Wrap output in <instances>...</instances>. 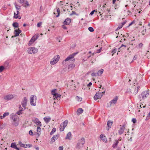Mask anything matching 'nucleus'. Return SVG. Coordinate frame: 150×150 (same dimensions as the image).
Masks as SVG:
<instances>
[{
    "label": "nucleus",
    "instance_id": "de8ad7c7",
    "mask_svg": "<svg viewBox=\"0 0 150 150\" xmlns=\"http://www.w3.org/2000/svg\"><path fill=\"white\" fill-rule=\"evenodd\" d=\"M97 74L93 72L91 74V75L93 76H97Z\"/></svg>",
    "mask_w": 150,
    "mask_h": 150
},
{
    "label": "nucleus",
    "instance_id": "e2e57ef3",
    "mask_svg": "<svg viewBox=\"0 0 150 150\" xmlns=\"http://www.w3.org/2000/svg\"><path fill=\"white\" fill-rule=\"evenodd\" d=\"M149 118H150V112L149 113L146 117V118L149 119Z\"/></svg>",
    "mask_w": 150,
    "mask_h": 150
},
{
    "label": "nucleus",
    "instance_id": "473e14b6",
    "mask_svg": "<svg viewBox=\"0 0 150 150\" xmlns=\"http://www.w3.org/2000/svg\"><path fill=\"white\" fill-rule=\"evenodd\" d=\"M118 143V140H115V143L113 144L112 147L113 148L117 147V146Z\"/></svg>",
    "mask_w": 150,
    "mask_h": 150
},
{
    "label": "nucleus",
    "instance_id": "603ef678",
    "mask_svg": "<svg viewBox=\"0 0 150 150\" xmlns=\"http://www.w3.org/2000/svg\"><path fill=\"white\" fill-rule=\"evenodd\" d=\"M102 49V47H100V48L98 50H97V51H96V52H97L96 53H98L100 52H101Z\"/></svg>",
    "mask_w": 150,
    "mask_h": 150
},
{
    "label": "nucleus",
    "instance_id": "5701e85b",
    "mask_svg": "<svg viewBox=\"0 0 150 150\" xmlns=\"http://www.w3.org/2000/svg\"><path fill=\"white\" fill-rule=\"evenodd\" d=\"M11 146V147L16 149L17 150H19V149L17 147V145L15 143H12Z\"/></svg>",
    "mask_w": 150,
    "mask_h": 150
},
{
    "label": "nucleus",
    "instance_id": "09e8293b",
    "mask_svg": "<svg viewBox=\"0 0 150 150\" xmlns=\"http://www.w3.org/2000/svg\"><path fill=\"white\" fill-rule=\"evenodd\" d=\"M19 110H20L21 111H23V108L21 107V105H19Z\"/></svg>",
    "mask_w": 150,
    "mask_h": 150
},
{
    "label": "nucleus",
    "instance_id": "680f3d73",
    "mask_svg": "<svg viewBox=\"0 0 150 150\" xmlns=\"http://www.w3.org/2000/svg\"><path fill=\"white\" fill-rule=\"evenodd\" d=\"M63 147L62 146H59V150H63Z\"/></svg>",
    "mask_w": 150,
    "mask_h": 150
},
{
    "label": "nucleus",
    "instance_id": "4be33fe9",
    "mask_svg": "<svg viewBox=\"0 0 150 150\" xmlns=\"http://www.w3.org/2000/svg\"><path fill=\"white\" fill-rule=\"evenodd\" d=\"M59 136L58 135H54L52 137L51 139V141L52 142V143H52L54 142L55 140H56L58 137Z\"/></svg>",
    "mask_w": 150,
    "mask_h": 150
},
{
    "label": "nucleus",
    "instance_id": "f3484780",
    "mask_svg": "<svg viewBox=\"0 0 150 150\" xmlns=\"http://www.w3.org/2000/svg\"><path fill=\"white\" fill-rule=\"evenodd\" d=\"M100 137L103 142L105 143H106L107 142V140L106 137L104 134H102L100 136Z\"/></svg>",
    "mask_w": 150,
    "mask_h": 150
},
{
    "label": "nucleus",
    "instance_id": "5fc2aeb1",
    "mask_svg": "<svg viewBox=\"0 0 150 150\" xmlns=\"http://www.w3.org/2000/svg\"><path fill=\"white\" fill-rule=\"evenodd\" d=\"M132 121L134 123L136 122V120L135 118H133L132 119Z\"/></svg>",
    "mask_w": 150,
    "mask_h": 150
},
{
    "label": "nucleus",
    "instance_id": "4c0bfd02",
    "mask_svg": "<svg viewBox=\"0 0 150 150\" xmlns=\"http://www.w3.org/2000/svg\"><path fill=\"white\" fill-rule=\"evenodd\" d=\"M4 69V67L3 66H0V72H2Z\"/></svg>",
    "mask_w": 150,
    "mask_h": 150
},
{
    "label": "nucleus",
    "instance_id": "aec40b11",
    "mask_svg": "<svg viewBox=\"0 0 150 150\" xmlns=\"http://www.w3.org/2000/svg\"><path fill=\"white\" fill-rule=\"evenodd\" d=\"M72 138V135L70 132H69L67 135L65 139H67L71 140Z\"/></svg>",
    "mask_w": 150,
    "mask_h": 150
},
{
    "label": "nucleus",
    "instance_id": "423d86ee",
    "mask_svg": "<svg viewBox=\"0 0 150 150\" xmlns=\"http://www.w3.org/2000/svg\"><path fill=\"white\" fill-rule=\"evenodd\" d=\"M38 34H35L31 38L28 43V45L30 46L38 38Z\"/></svg>",
    "mask_w": 150,
    "mask_h": 150
},
{
    "label": "nucleus",
    "instance_id": "c03bdc74",
    "mask_svg": "<svg viewBox=\"0 0 150 150\" xmlns=\"http://www.w3.org/2000/svg\"><path fill=\"white\" fill-rule=\"evenodd\" d=\"M57 11L58 13V15L56 16V17H58L59 16L60 14V11L59 9V8H57Z\"/></svg>",
    "mask_w": 150,
    "mask_h": 150
},
{
    "label": "nucleus",
    "instance_id": "052dcab7",
    "mask_svg": "<svg viewBox=\"0 0 150 150\" xmlns=\"http://www.w3.org/2000/svg\"><path fill=\"white\" fill-rule=\"evenodd\" d=\"M122 27V25H120L118 26L117 28V29L116 30L119 29L121 28Z\"/></svg>",
    "mask_w": 150,
    "mask_h": 150
},
{
    "label": "nucleus",
    "instance_id": "b1692460",
    "mask_svg": "<svg viewBox=\"0 0 150 150\" xmlns=\"http://www.w3.org/2000/svg\"><path fill=\"white\" fill-rule=\"evenodd\" d=\"M140 31L141 33H142V35H144L146 32V29L144 28V27H143L140 28Z\"/></svg>",
    "mask_w": 150,
    "mask_h": 150
},
{
    "label": "nucleus",
    "instance_id": "69168bd1",
    "mask_svg": "<svg viewBox=\"0 0 150 150\" xmlns=\"http://www.w3.org/2000/svg\"><path fill=\"white\" fill-rule=\"evenodd\" d=\"M28 147V144H24V146H23V147L27 148Z\"/></svg>",
    "mask_w": 150,
    "mask_h": 150
},
{
    "label": "nucleus",
    "instance_id": "f257e3e1",
    "mask_svg": "<svg viewBox=\"0 0 150 150\" xmlns=\"http://www.w3.org/2000/svg\"><path fill=\"white\" fill-rule=\"evenodd\" d=\"M10 118L13 125L15 126L18 124L19 118L15 114H12L10 115Z\"/></svg>",
    "mask_w": 150,
    "mask_h": 150
},
{
    "label": "nucleus",
    "instance_id": "79ce46f5",
    "mask_svg": "<svg viewBox=\"0 0 150 150\" xmlns=\"http://www.w3.org/2000/svg\"><path fill=\"white\" fill-rule=\"evenodd\" d=\"M76 98H77V100L79 101H81L82 100V98L81 97H79L78 96H77Z\"/></svg>",
    "mask_w": 150,
    "mask_h": 150
},
{
    "label": "nucleus",
    "instance_id": "f8f14e48",
    "mask_svg": "<svg viewBox=\"0 0 150 150\" xmlns=\"http://www.w3.org/2000/svg\"><path fill=\"white\" fill-rule=\"evenodd\" d=\"M33 121L37 125L41 126H42L41 122L37 118L34 117L32 119Z\"/></svg>",
    "mask_w": 150,
    "mask_h": 150
},
{
    "label": "nucleus",
    "instance_id": "6e6d98bb",
    "mask_svg": "<svg viewBox=\"0 0 150 150\" xmlns=\"http://www.w3.org/2000/svg\"><path fill=\"white\" fill-rule=\"evenodd\" d=\"M22 111H21L20 110H19V111H18L16 112V113L18 115H20V114H22Z\"/></svg>",
    "mask_w": 150,
    "mask_h": 150
},
{
    "label": "nucleus",
    "instance_id": "0e129e2a",
    "mask_svg": "<svg viewBox=\"0 0 150 150\" xmlns=\"http://www.w3.org/2000/svg\"><path fill=\"white\" fill-rule=\"evenodd\" d=\"M137 58V56L136 55L135 56H134L133 58V61H134V60H135Z\"/></svg>",
    "mask_w": 150,
    "mask_h": 150
},
{
    "label": "nucleus",
    "instance_id": "e433bc0d",
    "mask_svg": "<svg viewBox=\"0 0 150 150\" xmlns=\"http://www.w3.org/2000/svg\"><path fill=\"white\" fill-rule=\"evenodd\" d=\"M88 30L90 31L91 32H93L94 31L93 28L91 27H89L88 28Z\"/></svg>",
    "mask_w": 150,
    "mask_h": 150
},
{
    "label": "nucleus",
    "instance_id": "412c9836",
    "mask_svg": "<svg viewBox=\"0 0 150 150\" xmlns=\"http://www.w3.org/2000/svg\"><path fill=\"white\" fill-rule=\"evenodd\" d=\"M139 86L137 87L136 88L135 86H134L132 88V89L134 90V92H133V93L134 94H136L138 92V90H139Z\"/></svg>",
    "mask_w": 150,
    "mask_h": 150
},
{
    "label": "nucleus",
    "instance_id": "f03ea898",
    "mask_svg": "<svg viewBox=\"0 0 150 150\" xmlns=\"http://www.w3.org/2000/svg\"><path fill=\"white\" fill-rule=\"evenodd\" d=\"M36 97L34 95H32L30 98V102L31 105L35 106L36 105Z\"/></svg>",
    "mask_w": 150,
    "mask_h": 150
},
{
    "label": "nucleus",
    "instance_id": "338daca9",
    "mask_svg": "<svg viewBox=\"0 0 150 150\" xmlns=\"http://www.w3.org/2000/svg\"><path fill=\"white\" fill-rule=\"evenodd\" d=\"M126 21H124L122 23V26L126 23Z\"/></svg>",
    "mask_w": 150,
    "mask_h": 150
},
{
    "label": "nucleus",
    "instance_id": "37998d69",
    "mask_svg": "<svg viewBox=\"0 0 150 150\" xmlns=\"http://www.w3.org/2000/svg\"><path fill=\"white\" fill-rule=\"evenodd\" d=\"M117 50L116 49H115L112 51L111 52L112 54V55H113V54L116 52Z\"/></svg>",
    "mask_w": 150,
    "mask_h": 150
},
{
    "label": "nucleus",
    "instance_id": "4468645a",
    "mask_svg": "<svg viewBox=\"0 0 150 150\" xmlns=\"http://www.w3.org/2000/svg\"><path fill=\"white\" fill-rule=\"evenodd\" d=\"M21 30H20L19 29L18 30H15L14 31L15 35L14 36H12V38H13L18 36L19 34L21 33Z\"/></svg>",
    "mask_w": 150,
    "mask_h": 150
},
{
    "label": "nucleus",
    "instance_id": "13d9d810",
    "mask_svg": "<svg viewBox=\"0 0 150 150\" xmlns=\"http://www.w3.org/2000/svg\"><path fill=\"white\" fill-rule=\"evenodd\" d=\"M95 10H94L92 11L90 14V15H92L94 13V12L95 11Z\"/></svg>",
    "mask_w": 150,
    "mask_h": 150
},
{
    "label": "nucleus",
    "instance_id": "774afa93",
    "mask_svg": "<svg viewBox=\"0 0 150 150\" xmlns=\"http://www.w3.org/2000/svg\"><path fill=\"white\" fill-rule=\"evenodd\" d=\"M92 84V83L91 82H90L87 85V86H91Z\"/></svg>",
    "mask_w": 150,
    "mask_h": 150
},
{
    "label": "nucleus",
    "instance_id": "6e6552de",
    "mask_svg": "<svg viewBox=\"0 0 150 150\" xmlns=\"http://www.w3.org/2000/svg\"><path fill=\"white\" fill-rule=\"evenodd\" d=\"M15 95L12 94L6 95L4 97V99L7 101L11 100L15 97Z\"/></svg>",
    "mask_w": 150,
    "mask_h": 150
},
{
    "label": "nucleus",
    "instance_id": "3c124183",
    "mask_svg": "<svg viewBox=\"0 0 150 150\" xmlns=\"http://www.w3.org/2000/svg\"><path fill=\"white\" fill-rule=\"evenodd\" d=\"M42 24V22H41L38 23L37 24V27H40Z\"/></svg>",
    "mask_w": 150,
    "mask_h": 150
},
{
    "label": "nucleus",
    "instance_id": "4d7b16f0",
    "mask_svg": "<svg viewBox=\"0 0 150 150\" xmlns=\"http://www.w3.org/2000/svg\"><path fill=\"white\" fill-rule=\"evenodd\" d=\"M143 45V44L142 43H140L139 45V47H140V48L142 47Z\"/></svg>",
    "mask_w": 150,
    "mask_h": 150
},
{
    "label": "nucleus",
    "instance_id": "c85d7f7f",
    "mask_svg": "<svg viewBox=\"0 0 150 150\" xmlns=\"http://www.w3.org/2000/svg\"><path fill=\"white\" fill-rule=\"evenodd\" d=\"M34 132V136L36 138H38L40 136L41 134L40 132Z\"/></svg>",
    "mask_w": 150,
    "mask_h": 150
},
{
    "label": "nucleus",
    "instance_id": "864d4df0",
    "mask_svg": "<svg viewBox=\"0 0 150 150\" xmlns=\"http://www.w3.org/2000/svg\"><path fill=\"white\" fill-rule=\"evenodd\" d=\"M62 27L64 29H67V27L65 25V24H64V25H62Z\"/></svg>",
    "mask_w": 150,
    "mask_h": 150
},
{
    "label": "nucleus",
    "instance_id": "cd10ccee",
    "mask_svg": "<svg viewBox=\"0 0 150 150\" xmlns=\"http://www.w3.org/2000/svg\"><path fill=\"white\" fill-rule=\"evenodd\" d=\"M61 97V95L60 94L57 93L55 95V96H53V99L55 100L56 99H58V98H60Z\"/></svg>",
    "mask_w": 150,
    "mask_h": 150
},
{
    "label": "nucleus",
    "instance_id": "7c9ffc66",
    "mask_svg": "<svg viewBox=\"0 0 150 150\" xmlns=\"http://www.w3.org/2000/svg\"><path fill=\"white\" fill-rule=\"evenodd\" d=\"M103 69H102L98 71L97 73V75L98 76L101 75L103 73Z\"/></svg>",
    "mask_w": 150,
    "mask_h": 150
},
{
    "label": "nucleus",
    "instance_id": "58836bf2",
    "mask_svg": "<svg viewBox=\"0 0 150 150\" xmlns=\"http://www.w3.org/2000/svg\"><path fill=\"white\" fill-rule=\"evenodd\" d=\"M9 115V113L8 112H6L4 114L3 117H5L8 116Z\"/></svg>",
    "mask_w": 150,
    "mask_h": 150
},
{
    "label": "nucleus",
    "instance_id": "9b49d317",
    "mask_svg": "<svg viewBox=\"0 0 150 150\" xmlns=\"http://www.w3.org/2000/svg\"><path fill=\"white\" fill-rule=\"evenodd\" d=\"M27 98L26 97L24 98L21 101V105L25 109L27 105Z\"/></svg>",
    "mask_w": 150,
    "mask_h": 150
},
{
    "label": "nucleus",
    "instance_id": "1a4fd4ad",
    "mask_svg": "<svg viewBox=\"0 0 150 150\" xmlns=\"http://www.w3.org/2000/svg\"><path fill=\"white\" fill-rule=\"evenodd\" d=\"M78 52L76 53H74L67 57V58L65 59V61H68L71 59H72V61H74L75 60V59L74 58V56H75L76 54L78 53Z\"/></svg>",
    "mask_w": 150,
    "mask_h": 150
},
{
    "label": "nucleus",
    "instance_id": "c9c22d12",
    "mask_svg": "<svg viewBox=\"0 0 150 150\" xmlns=\"http://www.w3.org/2000/svg\"><path fill=\"white\" fill-rule=\"evenodd\" d=\"M13 25L15 28H17L18 27V23L17 22L14 23L13 24Z\"/></svg>",
    "mask_w": 150,
    "mask_h": 150
},
{
    "label": "nucleus",
    "instance_id": "bf43d9fd",
    "mask_svg": "<svg viewBox=\"0 0 150 150\" xmlns=\"http://www.w3.org/2000/svg\"><path fill=\"white\" fill-rule=\"evenodd\" d=\"M24 0H19L18 1L21 4L23 3L24 2Z\"/></svg>",
    "mask_w": 150,
    "mask_h": 150
},
{
    "label": "nucleus",
    "instance_id": "7ed1b4c3",
    "mask_svg": "<svg viewBox=\"0 0 150 150\" xmlns=\"http://www.w3.org/2000/svg\"><path fill=\"white\" fill-rule=\"evenodd\" d=\"M105 93V90L102 92L99 91L97 92L94 97V100H96L98 99H100L103 95V94Z\"/></svg>",
    "mask_w": 150,
    "mask_h": 150
},
{
    "label": "nucleus",
    "instance_id": "9d476101",
    "mask_svg": "<svg viewBox=\"0 0 150 150\" xmlns=\"http://www.w3.org/2000/svg\"><path fill=\"white\" fill-rule=\"evenodd\" d=\"M149 90H147L146 91L143 92L141 93V95L142 96V99H143L146 98L149 95Z\"/></svg>",
    "mask_w": 150,
    "mask_h": 150
},
{
    "label": "nucleus",
    "instance_id": "2eb2a0df",
    "mask_svg": "<svg viewBox=\"0 0 150 150\" xmlns=\"http://www.w3.org/2000/svg\"><path fill=\"white\" fill-rule=\"evenodd\" d=\"M16 13L15 12L14 13V16H13L14 18L17 19L18 18L20 19L21 18V17L19 15V12L18 11H17Z\"/></svg>",
    "mask_w": 150,
    "mask_h": 150
},
{
    "label": "nucleus",
    "instance_id": "dca6fc26",
    "mask_svg": "<svg viewBox=\"0 0 150 150\" xmlns=\"http://www.w3.org/2000/svg\"><path fill=\"white\" fill-rule=\"evenodd\" d=\"M113 124V122L111 121H108L107 124V129L108 130H109L110 128L111 127Z\"/></svg>",
    "mask_w": 150,
    "mask_h": 150
},
{
    "label": "nucleus",
    "instance_id": "72a5a7b5",
    "mask_svg": "<svg viewBox=\"0 0 150 150\" xmlns=\"http://www.w3.org/2000/svg\"><path fill=\"white\" fill-rule=\"evenodd\" d=\"M29 6V4L28 3V1H25V2L24 3V6H25V7H27Z\"/></svg>",
    "mask_w": 150,
    "mask_h": 150
},
{
    "label": "nucleus",
    "instance_id": "a878e982",
    "mask_svg": "<svg viewBox=\"0 0 150 150\" xmlns=\"http://www.w3.org/2000/svg\"><path fill=\"white\" fill-rule=\"evenodd\" d=\"M44 120L46 123H47L50 121L51 118L50 117H45L44 118Z\"/></svg>",
    "mask_w": 150,
    "mask_h": 150
},
{
    "label": "nucleus",
    "instance_id": "0eeeda50",
    "mask_svg": "<svg viewBox=\"0 0 150 150\" xmlns=\"http://www.w3.org/2000/svg\"><path fill=\"white\" fill-rule=\"evenodd\" d=\"M28 51L29 54H35L38 52V49L34 47H31L28 49Z\"/></svg>",
    "mask_w": 150,
    "mask_h": 150
},
{
    "label": "nucleus",
    "instance_id": "2f4dec72",
    "mask_svg": "<svg viewBox=\"0 0 150 150\" xmlns=\"http://www.w3.org/2000/svg\"><path fill=\"white\" fill-rule=\"evenodd\" d=\"M51 94L53 95V96H55L57 93V90L56 89L52 90L51 91Z\"/></svg>",
    "mask_w": 150,
    "mask_h": 150
},
{
    "label": "nucleus",
    "instance_id": "a18cd8bd",
    "mask_svg": "<svg viewBox=\"0 0 150 150\" xmlns=\"http://www.w3.org/2000/svg\"><path fill=\"white\" fill-rule=\"evenodd\" d=\"M74 14L76 15L77 16L78 15V14H76V12L74 11H72V13H71L70 15V16H72Z\"/></svg>",
    "mask_w": 150,
    "mask_h": 150
},
{
    "label": "nucleus",
    "instance_id": "ea45409f",
    "mask_svg": "<svg viewBox=\"0 0 150 150\" xmlns=\"http://www.w3.org/2000/svg\"><path fill=\"white\" fill-rule=\"evenodd\" d=\"M123 47H124L125 48L126 47V46L125 45H124L123 44H122L121 46L119 48V50H122L123 49L122 48Z\"/></svg>",
    "mask_w": 150,
    "mask_h": 150
},
{
    "label": "nucleus",
    "instance_id": "c756f323",
    "mask_svg": "<svg viewBox=\"0 0 150 150\" xmlns=\"http://www.w3.org/2000/svg\"><path fill=\"white\" fill-rule=\"evenodd\" d=\"M79 141L80 143L84 144L85 143V139L84 138H82L80 140H79Z\"/></svg>",
    "mask_w": 150,
    "mask_h": 150
},
{
    "label": "nucleus",
    "instance_id": "f704fd0d",
    "mask_svg": "<svg viewBox=\"0 0 150 150\" xmlns=\"http://www.w3.org/2000/svg\"><path fill=\"white\" fill-rule=\"evenodd\" d=\"M83 109L81 108H79L77 110V112L79 113H81L83 112Z\"/></svg>",
    "mask_w": 150,
    "mask_h": 150
},
{
    "label": "nucleus",
    "instance_id": "49530a36",
    "mask_svg": "<svg viewBox=\"0 0 150 150\" xmlns=\"http://www.w3.org/2000/svg\"><path fill=\"white\" fill-rule=\"evenodd\" d=\"M29 134L31 136H34V132H29Z\"/></svg>",
    "mask_w": 150,
    "mask_h": 150
},
{
    "label": "nucleus",
    "instance_id": "393cba45",
    "mask_svg": "<svg viewBox=\"0 0 150 150\" xmlns=\"http://www.w3.org/2000/svg\"><path fill=\"white\" fill-rule=\"evenodd\" d=\"M83 144L80 143L79 142L76 145V147L78 149H80L83 146Z\"/></svg>",
    "mask_w": 150,
    "mask_h": 150
},
{
    "label": "nucleus",
    "instance_id": "8fccbe9b",
    "mask_svg": "<svg viewBox=\"0 0 150 150\" xmlns=\"http://www.w3.org/2000/svg\"><path fill=\"white\" fill-rule=\"evenodd\" d=\"M41 129L40 126L38 127L37 128V131H41Z\"/></svg>",
    "mask_w": 150,
    "mask_h": 150
},
{
    "label": "nucleus",
    "instance_id": "bb28decb",
    "mask_svg": "<svg viewBox=\"0 0 150 150\" xmlns=\"http://www.w3.org/2000/svg\"><path fill=\"white\" fill-rule=\"evenodd\" d=\"M75 67V64H70L68 67V69L69 70H71Z\"/></svg>",
    "mask_w": 150,
    "mask_h": 150
},
{
    "label": "nucleus",
    "instance_id": "20e7f679",
    "mask_svg": "<svg viewBox=\"0 0 150 150\" xmlns=\"http://www.w3.org/2000/svg\"><path fill=\"white\" fill-rule=\"evenodd\" d=\"M60 58L59 56L57 55L55 56L52 59V60L50 62V63L51 65H54L58 61Z\"/></svg>",
    "mask_w": 150,
    "mask_h": 150
},
{
    "label": "nucleus",
    "instance_id": "39448f33",
    "mask_svg": "<svg viewBox=\"0 0 150 150\" xmlns=\"http://www.w3.org/2000/svg\"><path fill=\"white\" fill-rule=\"evenodd\" d=\"M68 123V120H65L61 124L59 127L60 131H63L64 130V128L67 126Z\"/></svg>",
    "mask_w": 150,
    "mask_h": 150
},
{
    "label": "nucleus",
    "instance_id": "6ab92c4d",
    "mask_svg": "<svg viewBox=\"0 0 150 150\" xmlns=\"http://www.w3.org/2000/svg\"><path fill=\"white\" fill-rule=\"evenodd\" d=\"M71 22V19L70 18H67L65 20L64 22V23L65 25H69Z\"/></svg>",
    "mask_w": 150,
    "mask_h": 150
},
{
    "label": "nucleus",
    "instance_id": "ddd939ff",
    "mask_svg": "<svg viewBox=\"0 0 150 150\" xmlns=\"http://www.w3.org/2000/svg\"><path fill=\"white\" fill-rule=\"evenodd\" d=\"M127 127L126 125L125 124L120 125V131H129V129H127Z\"/></svg>",
    "mask_w": 150,
    "mask_h": 150
},
{
    "label": "nucleus",
    "instance_id": "a19ab883",
    "mask_svg": "<svg viewBox=\"0 0 150 150\" xmlns=\"http://www.w3.org/2000/svg\"><path fill=\"white\" fill-rule=\"evenodd\" d=\"M25 144H23L21 142H19L18 144L21 147H23Z\"/></svg>",
    "mask_w": 150,
    "mask_h": 150
},
{
    "label": "nucleus",
    "instance_id": "a211bd4d",
    "mask_svg": "<svg viewBox=\"0 0 150 150\" xmlns=\"http://www.w3.org/2000/svg\"><path fill=\"white\" fill-rule=\"evenodd\" d=\"M117 99L118 98L117 96H116L115 98H114V99L111 100L110 102V105H114L117 102Z\"/></svg>",
    "mask_w": 150,
    "mask_h": 150
}]
</instances>
